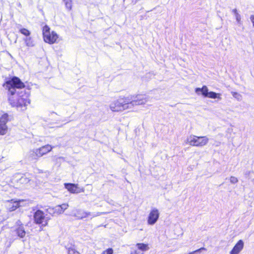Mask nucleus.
I'll return each instance as SVG.
<instances>
[{"mask_svg":"<svg viewBox=\"0 0 254 254\" xmlns=\"http://www.w3.org/2000/svg\"><path fill=\"white\" fill-rule=\"evenodd\" d=\"M113 253V250L112 248H109L107 250L103 252L102 254H112Z\"/></svg>","mask_w":254,"mask_h":254,"instance_id":"obj_27","label":"nucleus"},{"mask_svg":"<svg viewBox=\"0 0 254 254\" xmlns=\"http://www.w3.org/2000/svg\"><path fill=\"white\" fill-rule=\"evenodd\" d=\"M65 5L67 8H68L69 9H71V4L70 3L66 2Z\"/></svg>","mask_w":254,"mask_h":254,"instance_id":"obj_32","label":"nucleus"},{"mask_svg":"<svg viewBox=\"0 0 254 254\" xmlns=\"http://www.w3.org/2000/svg\"><path fill=\"white\" fill-rule=\"evenodd\" d=\"M148 101L145 95H129L127 97H120L110 105L113 112H121L127 109H131L134 106L144 104Z\"/></svg>","mask_w":254,"mask_h":254,"instance_id":"obj_1","label":"nucleus"},{"mask_svg":"<svg viewBox=\"0 0 254 254\" xmlns=\"http://www.w3.org/2000/svg\"><path fill=\"white\" fill-rule=\"evenodd\" d=\"M41 154L39 152L38 149L34 150H31L29 152L28 159L30 161L36 160L40 157H41Z\"/></svg>","mask_w":254,"mask_h":254,"instance_id":"obj_12","label":"nucleus"},{"mask_svg":"<svg viewBox=\"0 0 254 254\" xmlns=\"http://www.w3.org/2000/svg\"><path fill=\"white\" fill-rule=\"evenodd\" d=\"M17 93L19 96L18 98L17 99V102L18 106H26L30 104V100L28 98V94L26 93L25 92L23 93L22 91H21V92L17 91Z\"/></svg>","mask_w":254,"mask_h":254,"instance_id":"obj_7","label":"nucleus"},{"mask_svg":"<svg viewBox=\"0 0 254 254\" xmlns=\"http://www.w3.org/2000/svg\"><path fill=\"white\" fill-rule=\"evenodd\" d=\"M19 32L23 35L27 37L29 36L31 34V32L28 29L26 28H21L19 30Z\"/></svg>","mask_w":254,"mask_h":254,"instance_id":"obj_19","label":"nucleus"},{"mask_svg":"<svg viewBox=\"0 0 254 254\" xmlns=\"http://www.w3.org/2000/svg\"><path fill=\"white\" fill-rule=\"evenodd\" d=\"M203 250L206 251V249L205 248L202 247L194 251L190 252L189 254H199Z\"/></svg>","mask_w":254,"mask_h":254,"instance_id":"obj_23","label":"nucleus"},{"mask_svg":"<svg viewBox=\"0 0 254 254\" xmlns=\"http://www.w3.org/2000/svg\"><path fill=\"white\" fill-rule=\"evenodd\" d=\"M65 188L67 189L68 191L72 193H77V186L73 184H65Z\"/></svg>","mask_w":254,"mask_h":254,"instance_id":"obj_16","label":"nucleus"},{"mask_svg":"<svg viewBox=\"0 0 254 254\" xmlns=\"http://www.w3.org/2000/svg\"><path fill=\"white\" fill-rule=\"evenodd\" d=\"M34 221L37 224H41L40 228L42 230L43 228L47 226L48 221L50 220V217L45 215L44 212L41 210H37L34 213Z\"/></svg>","mask_w":254,"mask_h":254,"instance_id":"obj_3","label":"nucleus"},{"mask_svg":"<svg viewBox=\"0 0 254 254\" xmlns=\"http://www.w3.org/2000/svg\"><path fill=\"white\" fill-rule=\"evenodd\" d=\"M244 245V242L242 240H239L233 247L230 254H238L243 249Z\"/></svg>","mask_w":254,"mask_h":254,"instance_id":"obj_11","label":"nucleus"},{"mask_svg":"<svg viewBox=\"0 0 254 254\" xmlns=\"http://www.w3.org/2000/svg\"><path fill=\"white\" fill-rule=\"evenodd\" d=\"M232 95L234 98H236L238 100L240 101L242 100V96L240 94L236 92H232Z\"/></svg>","mask_w":254,"mask_h":254,"instance_id":"obj_20","label":"nucleus"},{"mask_svg":"<svg viewBox=\"0 0 254 254\" xmlns=\"http://www.w3.org/2000/svg\"><path fill=\"white\" fill-rule=\"evenodd\" d=\"M43 35L45 42L49 44L55 43L58 38V35L55 32H50V28L47 25L43 28Z\"/></svg>","mask_w":254,"mask_h":254,"instance_id":"obj_4","label":"nucleus"},{"mask_svg":"<svg viewBox=\"0 0 254 254\" xmlns=\"http://www.w3.org/2000/svg\"><path fill=\"white\" fill-rule=\"evenodd\" d=\"M24 41L26 45L28 47H32L34 46L33 41L32 40L31 37L29 36L26 37L24 39Z\"/></svg>","mask_w":254,"mask_h":254,"instance_id":"obj_18","label":"nucleus"},{"mask_svg":"<svg viewBox=\"0 0 254 254\" xmlns=\"http://www.w3.org/2000/svg\"><path fill=\"white\" fill-rule=\"evenodd\" d=\"M230 181L232 184H235L238 182V180L235 177L231 176L230 178Z\"/></svg>","mask_w":254,"mask_h":254,"instance_id":"obj_26","label":"nucleus"},{"mask_svg":"<svg viewBox=\"0 0 254 254\" xmlns=\"http://www.w3.org/2000/svg\"><path fill=\"white\" fill-rule=\"evenodd\" d=\"M61 207V208L62 209V210L63 211V212H64V211L68 207V204H67V203H63L61 205H59Z\"/></svg>","mask_w":254,"mask_h":254,"instance_id":"obj_28","label":"nucleus"},{"mask_svg":"<svg viewBox=\"0 0 254 254\" xmlns=\"http://www.w3.org/2000/svg\"><path fill=\"white\" fill-rule=\"evenodd\" d=\"M95 254V253H94V252H92V253H89V254Z\"/></svg>","mask_w":254,"mask_h":254,"instance_id":"obj_36","label":"nucleus"},{"mask_svg":"<svg viewBox=\"0 0 254 254\" xmlns=\"http://www.w3.org/2000/svg\"><path fill=\"white\" fill-rule=\"evenodd\" d=\"M97 215H99V214H98V215H95V214H94V215H93V217H95V216H97Z\"/></svg>","mask_w":254,"mask_h":254,"instance_id":"obj_35","label":"nucleus"},{"mask_svg":"<svg viewBox=\"0 0 254 254\" xmlns=\"http://www.w3.org/2000/svg\"><path fill=\"white\" fill-rule=\"evenodd\" d=\"M46 211L47 213L52 215H54L55 214V207H49L46 209Z\"/></svg>","mask_w":254,"mask_h":254,"instance_id":"obj_24","label":"nucleus"},{"mask_svg":"<svg viewBox=\"0 0 254 254\" xmlns=\"http://www.w3.org/2000/svg\"><path fill=\"white\" fill-rule=\"evenodd\" d=\"M136 246L139 250L143 252L147 251L149 249V247H148V244L143 243H137L136 244Z\"/></svg>","mask_w":254,"mask_h":254,"instance_id":"obj_17","label":"nucleus"},{"mask_svg":"<svg viewBox=\"0 0 254 254\" xmlns=\"http://www.w3.org/2000/svg\"><path fill=\"white\" fill-rule=\"evenodd\" d=\"M5 88L8 90V91L11 95H13L16 93V89H22L24 88V84L20 80V79L14 76L10 80L7 81L4 84Z\"/></svg>","mask_w":254,"mask_h":254,"instance_id":"obj_2","label":"nucleus"},{"mask_svg":"<svg viewBox=\"0 0 254 254\" xmlns=\"http://www.w3.org/2000/svg\"><path fill=\"white\" fill-rule=\"evenodd\" d=\"M30 181V179L25 176L22 177L20 180L19 182L22 184H27Z\"/></svg>","mask_w":254,"mask_h":254,"instance_id":"obj_21","label":"nucleus"},{"mask_svg":"<svg viewBox=\"0 0 254 254\" xmlns=\"http://www.w3.org/2000/svg\"><path fill=\"white\" fill-rule=\"evenodd\" d=\"M91 213L90 212H86L82 209H77L75 211L73 216L78 219H82L91 215Z\"/></svg>","mask_w":254,"mask_h":254,"instance_id":"obj_10","label":"nucleus"},{"mask_svg":"<svg viewBox=\"0 0 254 254\" xmlns=\"http://www.w3.org/2000/svg\"><path fill=\"white\" fill-rule=\"evenodd\" d=\"M250 173V171L247 172L246 173V175H249Z\"/></svg>","mask_w":254,"mask_h":254,"instance_id":"obj_34","label":"nucleus"},{"mask_svg":"<svg viewBox=\"0 0 254 254\" xmlns=\"http://www.w3.org/2000/svg\"><path fill=\"white\" fill-rule=\"evenodd\" d=\"M16 226L15 227H19L21 226H24L23 224L22 223L20 220H18L16 221Z\"/></svg>","mask_w":254,"mask_h":254,"instance_id":"obj_29","label":"nucleus"},{"mask_svg":"<svg viewBox=\"0 0 254 254\" xmlns=\"http://www.w3.org/2000/svg\"><path fill=\"white\" fill-rule=\"evenodd\" d=\"M55 214H60L64 213L63 211L61 208V207L59 205H57L55 207Z\"/></svg>","mask_w":254,"mask_h":254,"instance_id":"obj_22","label":"nucleus"},{"mask_svg":"<svg viewBox=\"0 0 254 254\" xmlns=\"http://www.w3.org/2000/svg\"><path fill=\"white\" fill-rule=\"evenodd\" d=\"M20 200H15L14 201L13 199H11L10 201L9 202L8 205L7 206L8 210L9 211H13L17 209L18 207L20 206L19 202Z\"/></svg>","mask_w":254,"mask_h":254,"instance_id":"obj_13","label":"nucleus"},{"mask_svg":"<svg viewBox=\"0 0 254 254\" xmlns=\"http://www.w3.org/2000/svg\"><path fill=\"white\" fill-rule=\"evenodd\" d=\"M250 19L253 23V26H254V15H252L250 17Z\"/></svg>","mask_w":254,"mask_h":254,"instance_id":"obj_31","label":"nucleus"},{"mask_svg":"<svg viewBox=\"0 0 254 254\" xmlns=\"http://www.w3.org/2000/svg\"><path fill=\"white\" fill-rule=\"evenodd\" d=\"M138 0H135V3L137 2V1H138Z\"/></svg>","mask_w":254,"mask_h":254,"instance_id":"obj_37","label":"nucleus"},{"mask_svg":"<svg viewBox=\"0 0 254 254\" xmlns=\"http://www.w3.org/2000/svg\"><path fill=\"white\" fill-rule=\"evenodd\" d=\"M8 116L4 114L0 118V135L5 134L6 132L7 127L6 124L8 121Z\"/></svg>","mask_w":254,"mask_h":254,"instance_id":"obj_8","label":"nucleus"},{"mask_svg":"<svg viewBox=\"0 0 254 254\" xmlns=\"http://www.w3.org/2000/svg\"><path fill=\"white\" fill-rule=\"evenodd\" d=\"M232 12H233V13L236 15L237 14V13H238L237 12V10L236 9H234L232 10Z\"/></svg>","mask_w":254,"mask_h":254,"instance_id":"obj_33","label":"nucleus"},{"mask_svg":"<svg viewBox=\"0 0 254 254\" xmlns=\"http://www.w3.org/2000/svg\"><path fill=\"white\" fill-rule=\"evenodd\" d=\"M52 148H53V147L51 145H46L43 146L37 149H38L39 152L40 153L41 156L42 157L44 154H46L48 152L51 151Z\"/></svg>","mask_w":254,"mask_h":254,"instance_id":"obj_15","label":"nucleus"},{"mask_svg":"<svg viewBox=\"0 0 254 254\" xmlns=\"http://www.w3.org/2000/svg\"><path fill=\"white\" fill-rule=\"evenodd\" d=\"M14 232L16 233L17 236L20 238H23L26 235V232L25 231L24 226L15 227Z\"/></svg>","mask_w":254,"mask_h":254,"instance_id":"obj_14","label":"nucleus"},{"mask_svg":"<svg viewBox=\"0 0 254 254\" xmlns=\"http://www.w3.org/2000/svg\"><path fill=\"white\" fill-rule=\"evenodd\" d=\"M195 93L198 95L201 94L205 97H208L212 99H221V94L213 91H208V89L206 86H203L202 88H196L195 90Z\"/></svg>","mask_w":254,"mask_h":254,"instance_id":"obj_6","label":"nucleus"},{"mask_svg":"<svg viewBox=\"0 0 254 254\" xmlns=\"http://www.w3.org/2000/svg\"><path fill=\"white\" fill-rule=\"evenodd\" d=\"M159 217V213L157 209L154 208L150 212L148 217V223L149 225L154 224Z\"/></svg>","mask_w":254,"mask_h":254,"instance_id":"obj_9","label":"nucleus"},{"mask_svg":"<svg viewBox=\"0 0 254 254\" xmlns=\"http://www.w3.org/2000/svg\"><path fill=\"white\" fill-rule=\"evenodd\" d=\"M209 139L206 136H197L195 135H190L187 141L191 146H203L205 145L208 142Z\"/></svg>","mask_w":254,"mask_h":254,"instance_id":"obj_5","label":"nucleus"},{"mask_svg":"<svg viewBox=\"0 0 254 254\" xmlns=\"http://www.w3.org/2000/svg\"><path fill=\"white\" fill-rule=\"evenodd\" d=\"M68 254H80L79 252L76 251L74 249L70 248L68 250Z\"/></svg>","mask_w":254,"mask_h":254,"instance_id":"obj_25","label":"nucleus"},{"mask_svg":"<svg viewBox=\"0 0 254 254\" xmlns=\"http://www.w3.org/2000/svg\"><path fill=\"white\" fill-rule=\"evenodd\" d=\"M236 19L237 21L240 23L241 22V15L239 13H237V14L235 15Z\"/></svg>","mask_w":254,"mask_h":254,"instance_id":"obj_30","label":"nucleus"}]
</instances>
